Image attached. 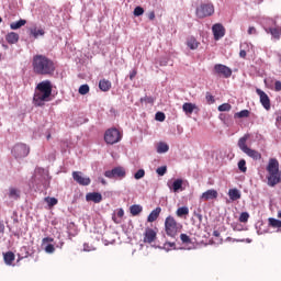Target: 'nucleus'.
<instances>
[{"label": "nucleus", "instance_id": "obj_1", "mask_svg": "<svg viewBox=\"0 0 281 281\" xmlns=\"http://www.w3.org/2000/svg\"><path fill=\"white\" fill-rule=\"evenodd\" d=\"M32 67L34 74L37 76H54V72H56V63H54V59L43 54L33 56Z\"/></svg>", "mask_w": 281, "mask_h": 281}, {"label": "nucleus", "instance_id": "obj_2", "mask_svg": "<svg viewBox=\"0 0 281 281\" xmlns=\"http://www.w3.org/2000/svg\"><path fill=\"white\" fill-rule=\"evenodd\" d=\"M52 97V81L44 80L37 83L33 97L35 106H45V102H49Z\"/></svg>", "mask_w": 281, "mask_h": 281}, {"label": "nucleus", "instance_id": "obj_3", "mask_svg": "<svg viewBox=\"0 0 281 281\" xmlns=\"http://www.w3.org/2000/svg\"><path fill=\"white\" fill-rule=\"evenodd\" d=\"M250 136L248 134H245L244 136H241V138H239L237 145L244 154H246L248 157H250L255 161H258L261 159L262 156L256 149H250V147L247 146V142Z\"/></svg>", "mask_w": 281, "mask_h": 281}, {"label": "nucleus", "instance_id": "obj_4", "mask_svg": "<svg viewBox=\"0 0 281 281\" xmlns=\"http://www.w3.org/2000/svg\"><path fill=\"white\" fill-rule=\"evenodd\" d=\"M182 225L177 223L172 216H168L165 221V232L167 236L176 238V236L181 232Z\"/></svg>", "mask_w": 281, "mask_h": 281}, {"label": "nucleus", "instance_id": "obj_5", "mask_svg": "<svg viewBox=\"0 0 281 281\" xmlns=\"http://www.w3.org/2000/svg\"><path fill=\"white\" fill-rule=\"evenodd\" d=\"M11 154L15 159H23L30 155V147L25 143H16L12 147Z\"/></svg>", "mask_w": 281, "mask_h": 281}, {"label": "nucleus", "instance_id": "obj_6", "mask_svg": "<svg viewBox=\"0 0 281 281\" xmlns=\"http://www.w3.org/2000/svg\"><path fill=\"white\" fill-rule=\"evenodd\" d=\"M121 139H122V134L116 130V127H111L110 130H106L104 134V142L108 145L117 144Z\"/></svg>", "mask_w": 281, "mask_h": 281}, {"label": "nucleus", "instance_id": "obj_7", "mask_svg": "<svg viewBox=\"0 0 281 281\" xmlns=\"http://www.w3.org/2000/svg\"><path fill=\"white\" fill-rule=\"evenodd\" d=\"M214 13V5L212 3H202L196 8V16L199 19H205L212 16Z\"/></svg>", "mask_w": 281, "mask_h": 281}, {"label": "nucleus", "instance_id": "obj_8", "mask_svg": "<svg viewBox=\"0 0 281 281\" xmlns=\"http://www.w3.org/2000/svg\"><path fill=\"white\" fill-rule=\"evenodd\" d=\"M104 177L113 180H122L126 177L124 167H114L113 169L105 171Z\"/></svg>", "mask_w": 281, "mask_h": 281}, {"label": "nucleus", "instance_id": "obj_9", "mask_svg": "<svg viewBox=\"0 0 281 281\" xmlns=\"http://www.w3.org/2000/svg\"><path fill=\"white\" fill-rule=\"evenodd\" d=\"M214 75L216 76H222L224 78H229L232 76V69L223 64H215L214 65V70H213Z\"/></svg>", "mask_w": 281, "mask_h": 281}, {"label": "nucleus", "instance_id": "obj_10", "mask_svg": "<svg viewBox=\"0 0 281 281\" xmlns=\"http://www.w3.org/2000/svg\"><path fill=\"white\" fill-rule=\"evenodd\" d=\"M212 32L214 35V40L220 41L224 37L226 30L222 23H215L212 26Z\"/></svg>", "mask_w": 281, "mask_h": 281}, {"label": "nucleus", "instance_id": "obj_11", "mask_svg": "<svg viewBox=\"0 0 281 281\" xmlns=\"http://www.w3.org/2000/svg\"><path fill=\"white\" fill-rule=\"evenodd\" d=\"M268 179V186L273 188L277 184L281 183V171H273L269 172Z\"/></svg>", "mask_w": 281, "mask_h": 281}, {"label": "nucleus", "instance_id": "obj_12", "mask_svg": "<svg viewBox=\"0 0 281 281\" xmlns=\"http://www.w3.org/2000/svg\"><path fill=\"white\" fill-rule=\"evenodd\" d=\"M256 92H257V94L260 97V102H261V104L263 105V108H265L266 110H270L271 104H270V98H269V95H268L263 90H261L260 88H257V89H256Z\"/></svg>", "mask_w": 281, "mask_h": 281}, {"label": "nucleus", "instance_id": "obj_13", "mask_svg": "<svg viewBox=\"0 0 281 281\" xmlns=\"http://www.w3.org/2000/svg\"><path fill=\"white\" fill-rule=\"evenodd\" d=\"M72 179L80 186H89L91 183L90 178H83L81 171H72Z\"/></svg>", "mask_w": 281, "mask_h": 281}, {"label": "nucleus", "instance_id": "obj_14", "mask_svg": "<svg viewBox=\"0 0 281 281\" xmlns=\"http://www.w3.org/2000/svg\"><path fill=\"white\" fill-rule=\"evenodd\" d=\"M143 236V241L145 244H153L157 239V233L151 228H146Z\"/></svg>", "mask_w": 281, "mask_h": 281}, {"label": "nucleus", "instance_id": "obj_15", "mask_svg": "<svg viewBox=\"0 0 281 281\" xmlns=\"http://www.w3.org/2000/svg\"><path fill=\"white\" fill-rule=\"evenodd\" d=\"M218 193L217 191H215V189H209L207 191H204L201 195V201H210V200H214L217 199Z\"/></svg>", "mask_w": 281, "mask_h": 281}, {"label": "nucleus", "instance_id": "obj_16", "mask_svg": "<svg viewBox=\"0 0 281 281\" xmlns=\"http://www.w3.org/2000/svg\"><path fill=\"white\" fill-rule=\"evenodd\" d=\"M182 110L187 115H191L195 110L199 111V106L192 102H184L182 104Z\"/></svg>", "mask_w": 281, "mask_h": 281}, {"label": "nucleus", "instance_id": "obj_17", "mask_svg": "<svg viewBox=\"0 0 281 281\" xmlns=\"http://www.w3.org/2000/svg\"><path fill=\"white\" fill-rule=\"evenodd\" d=\"M268 173L270 172H281L279 169V162L277 158H270L268 166H267Z\"/></svg>", "mask_w": 281, "mask_h": 281}, {"label": "nucleus", "instance_id": "obj_18", "mask_svg": "<svg viewBox=\"0 0 281 281\" xmlns=\"http://www.w3.org/2000/svg\"><path fill=\"white\" fill-rule=\"evenodd\" d=\"M86 201L93 202V203H100L102 201V195H101V193H97V192L87 193Z\"/></svg>", "mask_w": 281, "mask_h": 281}, {"label": "nucleus", "instance_id": "obj_19", "mask_svg": "<svg viewBox=\"0 0 281 281\" xmlns=\"http://www.w3.org/2000/svg\"><path fill=\"white\" fill-rule=\"evenodd\" d=\"M187 46L191 49V50H196L200 46V42L194 37V36H190L187 40Z\"/></svg>", "mask_w": 281, "mask_h": 281}, {"label": "nucleus", "instance_id": "obj_20", "mask_svg": "<svg viewBox=\"0 0 281 281\" xmlns=\"http://www.w3.org/2000/svg\"><path fill=\"white\" fill-rule=\"evenodd\" d=\"M111 87H112V83H111V81L108 80V79H101V80L99 81V89H100L102 92H108V91H110Z\"/></svg>", "mask_w": 281, "mask_h": 281}, {"label": "nucleus", "instance_id": "obj_21", "mask_svg": "<svg viewBox=\"0 0 281 281\" xmlns=\"http://www.w3.org/2000/svg\"><path fill=\"white\" fill-rule=\"evenodd\" d=\"M5 41L9 43V44H16L19 43V33L16 32H10L5 35Z\"/></svg>", "mask_w": 281, "mask_h": 281}, {"label": "nucleus", "instance_id": "obj_22", "mask_svg": "<svg viewBox=\"0 0 281 281\" xmlns=\"http://www.w3.org/2000/svg\"><path fill=\"white\" fill-rule=\"evenodd\" d=\"M266 31H267V33H270L273 38L280 40V36H281V27L280 26L269 27V29H266Z\"/></svg>", "mask_w": 281, "mask_h": 281}, {"label": "nucleus", "instance_id": "obj_23", "mask_svg": "<svg viewBox=\"0 0 281 281\" xmlns=\"http://www.w3.org/2000/svg\"><path fill=\"white\" fill-rule=\"evenodd\" d=\"M25 24H27V21L24 20V19H20L19 21L12 22L10 24V29L13 30V31H16V30L25 26Z\"/></svg>", "mask_w": 281, "mask_h": 281}, {"label": "nucleus", "instance_id": "obj_24", "mask_svg": "<svg viewBox=\"0 0 281 281\" xmlns=\"http://www.w3.org/2000/svg\"><path fill=\"white\" fill-rule=\"evenodd\" d=\"M161 213V209L160 207H157L156 210H154L149 216L147 217V222L148 223H154L155 221H157V218L159 217Z\"/></svg>", "mask_w": 281, "mask_h": 281}, {"label": "nucleus", "instance_id": "obj_25", "mask_svg": "<svg viewBox=\"0 0 281 281\" xmlns=\"http://www.w3.org/2000/svg\"><path fill=\"white\" fill-rule=\"evenodd\" d=\"M31 35L37 40L40 36H45V30L44 29H37L33 27L30 30Z\"/></svg>", "mask_w": 281, "mask_h": 281}, {"label": "nucleus", "instance_id": "obj_26", "mask_svg": "<svg viewBox=\"0 0 281 281\" xmlns=\"http://www.w3.org/2000/svg\"><path fill=\"white\" fill-rule=\"evenodd\" d=\"M228 196L232 201H237L241 198V193L238 191V189H229Z\"/></svg>", "mask_w": 281, "mask_h": 281}, {"label": "nucleus", "instance_id": "obj_27", "mask_svg": "<svg viewBox=\"0 0 281 281\" xmlns=\"http://www.w3.org/2000/svg\"><path fill=\"white\" fill-rule=\"evenodd\" d=\"M269 226L277 229V232L281 233V221L276 218H269Z\"/></svg>", "mask_w": 281, "mask_h": 281}, {"label": "nucleus", "instance_id": "obj_28", "mask_svg": "<svg viewBox=\"0 0 281 281\" xmlns=\"http://www.w3.org/2000/svg\"><path fill=\"white\" fill-rule=\"evenodd\" d=\"M3 259H4L5 265L12 266V262H14L15 256L13 252L9 251L3 255Z\"/></svg>", "mask_w": 281, "mask_h": 281}, {"label": "nucleus", "instance_id": "obj_29", "mask_svg": "<svg viewBox=\"0 0 281 281\" xmlns=\"http://www.w3.org/2000/svg\"><path fill=\"white\" fill-rule=\"evenodd\" d=\"M249 115H250L249 110L245 109V110H241L239 112H236L235 113V119H245V117H249Z\"/></svg>", "mask_w": 281, "mask_h": 281}, {"label": "nucleus", "instance_id": "obj_30", "mask_svg": "<svg viewBox=\"0 0 281 281\" xmlns=\"http://www.w3.org/2000/svg\"><path fill=\"white\" fill-rule=\"evenodd\" d=\"M142 211H143V207H142L140 205H133V206H131V209H130V212H131V214H132L133 216L139 215V214L142 213Z\"/></svg>", "mask_w": 281, "mask_h": 281}, {"label": "nucleus", "instance_id": "obj_31", "mask_svg": "<svg viewBox=\"0 0 281 281\" xmlns=\"http://www.w3.org/2000/svg\"><path fill=\"white\" fill-rule=\"evenodd\" d=\"M168 150H169V147H168L167 143H159V144L157 145V153H158V154H165V153H167Z\"/></svg>", "mask_w": 281, "mask_h": 281}, {"label": "nucleus", "instance_id": "obj_32", "mask_svg": "<svg viewBox=\"0 0 281 281\" xmlns=\"http://www.w3.org/2000/svg\"><path fill=\"white\" fill-rule=\"evenodd\" d=\"M182 183H183V180H181L180 178H178V180H175V182L172 183L173 192H178L179 190H181Z\"/></svg>", "mask_w": 281, "mask_h": 281}, {"label": "nucleus", "instance_id": "obj_33", "mask_svg": "<svg viewBox=\"0 0 281 281\" xmlns=\"http://www.w3.org/2000/svg\"><path fill=\"white\" fill-rule=\"evenodd\" d=\"M177 216L178 217H183V216H187L189 215V209L183 206V207H179L176 212Z\"/></svg>", "mask_w": 281, "mask_h": 281}, {"label": "nucleus", "instance_id": "obj_34", "mask_svg": "<svg viewBox=\"0 0 281 281\" xmlns=\"http://www.w3.org/2000/svg\"><path fill=\"white\" fill-rule=\"evenodd\" d=\"M90 87L88 86V83H83L79 87V94L80 95H86L89 93Z\"/></svg>", "mask_w": 281, "mask_h": 281}, {"label": "nucleus", "instance_id": "obj_35", "mask_svg": "<svg viewBox=\"0 0 281 281\" xmlns=\"http://www.w3.org/2000/svg\"><path fill=\"white\" fill-rule=\"evenodd\" d=\"M9 198L18 200L20 198L18 189H9Z\"/></svg>", "mask_w": 281, "mask_h": 281}, {"label": "nucleus", "instance_id": "obj_36", "mask_svg": "<svg viewBox=\"0 0 281 281\" xmlns=\"http://www.w3.org/2000/svg\"><path fill=\"white\" fill-rule=\"evenodd\" d=\"M48 206L54 207L58 204V200L56 198H45Z\"/></svg>", "mask_w": 281, "mask_h": 281}, {"label": "nucleus", "instance_id": "obj_37", "mask_svg": "<svg viewBox=\"0 0 281 281\" xmlns=\"http://www.w3.org/2000/svg\"><path fill=\"white\" fill-rule=\"evenodd\" d=\"M232 105L229 103H223L218 106L220 112H228L231 111Z\"/></svg>", "mask_w": 281, "mask_h": 281}, {"label": "nucleus", "instance_id": "obj_38", "mask_svg": "<svg viewBox=\"0 0 281 281\" xmlns=\"http://www.w3.org/2000/svg\"><path fill=\"white\" fill-rule=\"evenodd\" d=\"M180 239H181L182 244H184V245H190V244H192V240H191L190 237H189L188 235H186V234H181V235H180Z\"/></svg>", "mask_w": 281, "mask_h": 281}, {"label": "nucleus", "instance_id": "obj_39", "mask_svg": "<svg viewBox=\"0 0 281 281\" xmlns=\"http://www.w3.org/2000/svg\"><path fill=\"white\" fill-rule=\"evenodd\" d=\"M166 119L165 113L161 111L156 112L155 120L158 122H164Z\"/></svg>", "mask_w": 281, "mask_h": 281}, {"label": "nucleus", "instance_id": "obj_40", "mask_svg": "<svg viewBox=\"0 0 281 281\" xmlns=\"http://www.w3.org/2000/svg\"><path fill=\"white\" fill-rule=\"evenodd\" d=\"M248 220H249V214L247 212H244V213L240 214V216H239V222L240 223H247Z\"/></svg>", "mask_w": 281, "mask_h": 281}, {"label": "nucleus", "instance_id": "obj_41", "mask_svg": "<svg viewBox=\"0 0 281 281\" xmlns=\"http://www.w3.org/2000/svg\"><path fill=\"white\" fill-rule=\"evenodd\" d=\"M238 169L241 171V172H246L247 171V167H246V160H239L238 162Z\"/></svg>", "mask_w": 281, "mask_h": 281}, {"label": "nucleus", "instance_id": "obj_42", "mask_svg": "<svg viewBox=\"0 0 281 281\" xmlns=\"http://www.w3.org/2000/svg\"><path fill=\"white\" fill-rule=\"evenodd\" d=\"M145 177V171H144V169H138V171H136V173L134 175V178L136 179V180H139V179H142V178H144Z\"/></svg>", "mask_w": 281, "mask_h": 281}, {"label": "nucleus", "instance_id": "obj_43", "mask_svg": "<svg viewBox=\"0 0 281 281\" xmlns=\"http://www.w3.org/2000/svg\"><path fill=\"white\" fill-rule=\"evenodd\" d=\"M154 101H155V99L149 95H145L144 98L140 99V102H145V103H149V104H153Z\"/></svg>", "mask_w": 281, "mask_h": 281}, {"label": "nucleus", "instance_id": "obj_44", "mask_svg": "<svg viewBox=\"0 0 281 281\" xmlns=\"http://www.w3.org/2000/svg\"><path fill=\"white\" fill-rule=\"evenodd\" d=\"M144 14V9L142 8V7H136L135 9H134V15L135 16H140V15H143Z\"/></svg>", "mask_w": 281, "mask_h": 281}, {"label": "nucleus", "instance_id": "obj_45", "mask_svg": "<svg viewBox=\"0 0 281 281\" xmlns=\"http://www.w3.org/2000/svg\"><path fill=\"white\" fill-rule=\"evenodd\" d=\"M156 172L158 176L162 177L167 172V167H158V169H156Z\"/></svg>", "mask_w": 281, "mask_h": 281}, {"label": "nucleus", "instance_id": "obj_46", "mask_svg": "<svg viewBox=\"0 0 281 281\" xmlns=\"http://www.w3.org/2000/svg\"><path fill=\"white\" fill-rule=\"evenodd\" d=\"M168 65V58L167 57H161L159 60V66L160 67H166Z\"/></svg>", "mask_w": 281, "mask_h": 281}, {"label": "nucleus", "instance_id": "obj_47", "mask_svg": "<svg viewBox=\"0 0 281 281\" xmlns=\"http://www.w3.org/2000/svg\"><path fill=\"white\" fill-rule=\"evenodd\" d=\"M45 251L47 254H54V251H56V248H54V245H48L46 246Z\"/></svg>", "mask_w": 281, "mask_h": 281}, {"label": "nucleus", "instance_id": "obj_48", "mask_svg": "<svg viewBox=\"0 0 281 281\" xmlns=\"http://www.w3.org/2000/svg\"><path fill=\"white\" fill-rule=\"evenodd\" d=\"M136 75H137V69L136 68L132 69L130 72V80L133 81Z\"/></svg>", "mask_w": 281, "mask_h": 281}, {"label": "nucleus", "instance_id": "obj_49", "mask_svg": "<svg viewBox=\"0 0 281 281\" xmlns=\"http://www.w3.org/2000/svg\"><path fill=\"white\" fill-rule=\"evenodd\" d=\"M274 90L277 92H280L281 91V81L280 80H277L276 83H274Z\"/></svg>", "mask_w": 281, "mask_h": 281}, {"label": "nucleus", "instance_id": "obj_50", "mask_svg": "<svg viewBox=\"0 0 281 281\" xmlns=\"http://www.w3.org/2000/svg\"><path fill=\"white\" fill-rule=\"evenodd\" d=\"M206 101L211 103H214L215 101L214 97L210 92L206 93Z\"/></svg>", "mask_w": 281, "mask_h": 281}, {"label": "nucleus", "instance_id": "obj_51", "mask_svg": "<svg viewBox=\"0 0 281 281\" xmlns=\"http://www.w3.org/2000/svg\"><path fill=\"white\" fill-rule=\"evenodd\" d=\"M256 33H257V31H256L255 26H249L248 34L254 35Z\"/></svg>", "mask_w": 281, "mask_h": 281}, {"label": "nucleus", "instance_id": "obj_52", "mask_svg": "<svg viewBox=\"0 0 281 281\" xmlns=\"http://www.w3.org/2000/svg\"><path fill=\"white\" fill-rule=\"evenodd\" d=\"M148 19H149V21H154L155 20V11L148 12Z\"/></svg>", "mask_w": 281, "mask_h": 281}, {"label": "nucleus", "instance_id": "obj_53", "mask_svg": "<svg viewBox=\"0 0 281 281\" xmlns=\"http://www.w3.org/2000/svg\"><path fill=\"white\" fill-rule=\"evenodd\" d=\"M277 125H278V126H281V112L278 113V116H277Z\"/></svg>", "mask_w": 281, "mask_h": 281}, {"label": "nucleus", "instance_id": "obj_54", "mask_svg": "<svg viewBox=\"0 0 281 281\" xmlns=\"http://www.w3.org/2000/svg\"><path fill=\"white\" fill-rule=\"evenodd\" d=\"M54 243V238L46 237L43 239V244Z\"/></svg>", "mask_w": 281, "mask_h": 281}, {"label": "nucleus", "instance_id": "obj_55", "mask_svg": "<svg viewBox=\"0 0 281 281\" xmlns=\"http://www.w3.org/2000/svg\"><path fill=\"white\" fill-rule=\"evenodd\" d=\"M239 56H240L241 58H246V56H247L246 50H245V49H240Z\"/></svg>", "mask_w": 281, "mask_h": 281}, {"label": "nucleus", "instance_id": "obj_56", "mask_svg": "<svg viewBox=\"0 0 281 281\" xmlns=\"http://www.w3.org/2000/svg\"><path fill=\"white\" fill-rule=\"evenodd\" d=\"M5 232V225L0 223V234H3Z\"/></svg>", "mask_w": 281, "mask_h": 281}, {"label": "nucleus", "instance_id": "obj_57", "mask_svg": "<svg viewBox=\"0 0 281 281\" xmlns=\"http://www.w3.org/2000/svg\"><path fill=\"white\" fill-rule=\"evenodd\" d=\"M123 215H124L123 210H120V211L117 212V216H119V217H123Z\"/></svg>", "mask_w": 281, "mask_h": 281}, {"label": "nucleus", "instance_id": "obj_58", "mask_svg": "<svg viewBox=\"0 0 281 281\" xmlns=\"http://www.w3.org/2000/svg\"><path fill=\"white\" fill-rule=\"evenodd\" d=\"M83 250H85V251H91V249H89L88 245H85V246H83Z\"/></svg>", "mask_w": 281, "mask_h": 281}, {"label": "nucleus", "instance_id": "obj_59", "mask_svg": "<svg viewBox=\"0 0 281 281\" xmlns=\"http://www.w3.org/2000/svg\"><path fill=\"white\" fill-rule=\"evenodd\" d=\"M100 181H101V183H102L103 186L106 184V180H104V178H100Z\"/></svg>", "mask_w": 281, "mask_h": 281}, {"label": "nucleus", "instance_id": "obj_60", "mask_svg": "<svg viewBox=\"0 0 281 281\" xmlns=\"http://www.w3.org/2000/svg\"><path fill=\"white\" fill-rule=\"evenodd\" d=\"M218 235H220V234H218L217 232H214V236L218 237Z\"/></svg>", "mask_w": 281, "mask_h": 281}, {"label": "nucleus", "instance_id": "obj_61", "mask_svg": "<svg viewBox=\"0 0 281 281\" xmlns=\"http://www.w3.org/2000/svg\"><path fill=\"white\" fill-rule=\"evenodd\" d=\"M278 217L281 218V211L279 212Z\"/></svg>", "mask_w": 281, "mask_h": 281}, {"label": "nucleus", "instance_id": "obj_62", "mask_svg": "<svg viewBox=\"0 0 281 281\" xmlns=\"http://www.w3.org/2000/svg\"><path fill=\"white\" fill-rule=\"evenodd\" d=\"M3 22V19L0 16V23Z\"/></svg>", "mask_w": 281, "mask_h": 281}, {"label": "nucleus", "instance_id": "obj_63", "mask_svg": "<svg viewBox=\"0 0 281 281\" xmlns=\"http://www.w3.org/2000/svg\"><path fill=\"white\" fill-rule=\"evenodd\" d=\"M171 247H173L175 246V244H169Z\"/></svg>", "mask_w": 281, "mask_h": 281}, {"label": "nucleus", "instance_id": "obj_64", "mask_svg": "<svg viewBox=\"0 0 281 281\" xmlns=\"http://www.w3.org/2000/svg\"><path fill=\"white\" fill-rule=\"evenodd\" d=\"M280 63H281V57H280Z\"/></svg>", "mask_w": 281, "mask_h": 281}]
</instances>
